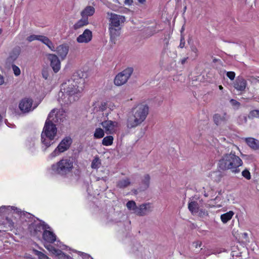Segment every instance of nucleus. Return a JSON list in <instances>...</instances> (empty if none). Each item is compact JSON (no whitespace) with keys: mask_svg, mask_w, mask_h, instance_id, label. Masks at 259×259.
<instances>
[{"mask_svg":"<svg viewBox=\"0 0 259 259\" xmlns=\"http://www.w3.org/2000/svg\"><path fill=\"white\" fill-rule=\"evenodd\" d=\"M57 132L56 125L46 120L41 133V142L46 148L50 147L54 143L53 140L56 136Z\"/></svg>","mask_w":259,"mask_h":259,"instance_id":"6","label":"nucleus"},{"mask_svg":"<svg viewBox=\"0 0 259 259\" xmlns=\"http://www.w3.org/2000/svg\"><path fill=\"white\" fill-rule=\"evenodd\" d=\"M242 165V159L232 151L224 154L219 159L218 164L220 169L224 171L230 170L235 174L240 172L239 167Z\"/></svg>","mask_w":259,"mask_h":259,"instance_id":"2","label":"nucleus"},{"mask_svg":"<svg viewBox=\"0 0 259 259\" xmlns=\"http://www.w3.org/2000/svg\"><path fill=\"white\" fill-rule=\"evenodd\" d=\"M77 82L70 78L62 84L61 91L58 95V101L62 105L72 103L81 97L83 85Z\"/></svg>","mask_w":259,"mask_h":259,"instance_id":"1","label":"nucleus"},{"mask_svg":"<svg viewBox=\"0 0 259 259\" xmlns=\"http://www.w3.org/2000/svg\"><path fill=\"white\" fill-rule=\"evenodd\" d=\"M150 176L148 174L145 175L142 179L141 185L143 190L148 189L150 185Z\"/></svg>","mask_w":259,"mask_h":259,"instance_id":"26","label":"nucleus"},{"mask_svg":"<svg viewBox=\"0 0 259 259\" xmlns=\"http://www.w3.org/2000/svg\"><path fill=\"white\" fill-rule=\"evenodd\" d=\"M21 52V49L19 47L14 48L10 52L9 57L8 58V61L9 63H13L16 60L19 56Z\"/></svg>","mask_w":259,"mask_h":259,"instance_id":"20","label":"nucleus"},{"mask_svg":"<svg viewBox=\"0 0 259 259\" xmlns=\"http://www.w3.org/2000/svg\"><path fill=\"white\" fill-rule=\"evenodd\" d=\"M101 125L107 134L112 135L117 131L119 124L116 121L105 120L101 123Z\"/></svg>","mask_w":259,"mask_h":259,"instance_id":"12","label":"nucleus"},{"mask_svg":"<svg viewBox=\"0 0 259 259\" xmlns=\"http://www.w3.org/2000/svg\"><path fill=\"white\" fill-rule=\"evenodd\" d=\"M40 35L32 34L27 37V40L31 42L35 40H39Z\"/></svg>","mask_w":259,"mask_h":259,"instance_id":"44","label":"nucleus"},{"mask_svg":"<svg viewBox=\"0 0 259 259\" xmlns=\"http://www.w3.org/2000/svg\"><path fill=\"white\" fill-rule=\"evenodd\" d=\"M52 74H53V71H52L50 68L49 67H47V66H45L42 71V77L45 79H47L48 78L50 75Z\"/></svg>","mask_w":259,"mask_h":259,"instance_id":"33","label":"nucleus"},{"mask_svg":"<svg viewBox=\"0 0 259 259\" xmlns=\"http://www.w3.org/2000/svg\"><path fill=\"white\" fill-rule=\"evenodd\" d=\"M230 146L232 147V149H233V148L238 149V147L232 144H231Z\"/></svg>","mask_w":259,"mask_h":259,"instance_id":"59","label":"nucleus"},{"mask_svg":"<svg viewBox=\"0 0 259 259\" xmlns=\"http://www.w3.org/2000/svg\"><path fill=\"white\" fill-rule=\"evenodd\" d=\"M49 40H50V39L46 36L40 35V36H39V41H41L45 45H46L47 43L48 42Z\"/></svg>","mask_w":259,"mask_h":259,"instance_id":"45","label":"nucleus"},{"mask_svg":"<svg viewBox=\"0 0 259 259\" xmlns=\"http://www.w3.org/2000/svg\"><path fill=\"white\" fill-rule=\"evenodd\" d=\"M245 141L247 145L254 150L259 149V140L253 138H245Z\"/></svg>","mask_w":259,"mask_h":259,"instance_id":"23","label":"nucleus"},{"mask_svg":"<svg viewBox=\"0 0 259 259\" xmlns=\"http://www.w3.org/2000/svg\"><path fill=\"white\" fill-rule=\"evenodd\" d=\"M185 42L184 38L183 37H181L179 47L181 48H183L185 46Z\"/></svg>","mask_w":259,"mask_h":259,"instance_id":"51","label":"nucleus"},{"mask_svg":"<svg viewBox=\"0 0 259 259\" xmlns=\"http://www.w3.org/2000/svg\"><path fill=\"white\" fill-rule=\"evenodd\" d=\"M51 51H55L56 49L55 47L52 42V41L50 39L48 42L47 43L46 45Z\"/></svg>","mask_w":259,"mask_h":259,"instance_id":"48","label":"nucleus"},{"mask_svg":"<svg viewBox=\"0 0 259 259\" xmlns=\"http://www.w3.org/2000/svg\"><path fill=\"white\" fill-rule=\"evenodd\" d=\"M259 115V110H253L251 111L248 115L249 118H258Z\"/></svg>","mask_w":259,"mask_h":259,"instance_id":"37","label":"nucleus"},{"mask_svg":"<svg viewBox=\"0 0 259 259\" xmlns=\"http://www.w3.org/2000/svg\"><path fill=\"white\" fill-rule=\"evenodd\" d=\"M200 207V204L197 200H196L194 198H190L188 208L193 215H196L197 214V212L198 211V209Z\"/></svg>","mask_w":259,"mask_h":259,"instance_id":"17","label":"nucleus"},{"mask_svg":"<svg viewBox=\"0 0 259 259\" xmlns=\"http://www.w3.org/2000/svg\"><path fill=\"white\" fill-rule=\"evenodd\" d=\"M45 247L46 248H47L49 251L51 252L52 253L55 254L56 253V252L58 250L57 249H56L54 246H53L51 244H47L45 245Z\"/></svg>","mask_w":259,"mask_h":259,"instance_id":"39","label":"nucleus"},{"mask_svg":"<svg viewBox=\"0 0 259 259\" xmlns=\"http://www.w3.org/2000/svg\"><path fill=\"white\" fill-rule=\"evenodd\" d=\"M66 114L62 109H54L48 115L47 121L55 123H61L66 120Z\"/></svg>","mask_w":259,"mask_h":259,"instance_id":"7","label":"nucleus"},{"mask_svg":"<svg viewBox=\"0 0 259 259\" xmlns=\"http://www.w3.org/2000/svg\"><path fill=\"white\" fill-rule=\"evenodd\" d=\"M230 102L231 105L236 109L239 108L240 106V103L235 100L231 99L230 100Z\"/></svg>","mask_w":259,"mask_h":259,"instance_id":"42","label":"nucleus"},{"mask_svg":"<svg viewBox=\"0 0 259 259\" xmlns=\"http://www.w3.org/2000/svg\"><path fill=\"white\" fill-rule=\"evenodd\" d=\"M35 254L37 255L39 259H49V257L42 252L35 250Z\"/></svg>","mask_w":259,"mask_h":259,"instance_id":"41","label":"nucleus"},{"mask_svg":"<svg viewBox=\"0 0 259 259\" xmlns=\"http://www.w3.org/2000/svg\"><path fill=\"white\" fill-rule=\"evenodd\" d=\"M191 52L194 53V56L197 57L198 55V50L197 47L194 45H192L190 47Z\"/></svg>","mask_w":259,"mask_h":259,"instance_id":"47","label":"nucleus"},{"mask_svg":"<svg viewBox=\"0 0 259 259\" xmlns=\"http://www.w3.org/2000/svg\"><path fill=\"white\" fill-rule=\"evenodd\" d=\"M113 137L112 136H107L103 139L102 144L106 146H110L113 144Z\"/></svg>","mask_w":259,"mask_h":259,"instance_id":"31","label":"nucleus"},{"mask_svg":"<svg viewBox=\"0 0 259 259\" xmlns=\"http://www.w3.org/2000/svg\"><path fill=\"white\" fill-rule=\"evenodd\" d=\"M51 69L53 73H57L60 70V66H47Z\"/></svg>","mask_w":259,"mask_h":259,"instance_id":"46","label":"nucleus"},{"mask_svg":"<svg viewBox=\"0 0 259 259\" xmlns=\"http://www.w3.org/2000/svg\"><path fill=\"white\" fill-rule=\"evenodd\" d=\"M9 212L11 213L13 217L16 219L17 217H19L20 219H24L25 217H28L30 216L29 213L26 212L22 211L21 210L14 207L8 206L6 207L5 206H2L0 207V214L5 215L6 214H9Z\"/></svg>","mask_w":259,"mask_h":259,"instance_id":"9","label":"nucleus"},{"mask_svg":"<svg viewBox=\"0 0 259 259\" xmlns=\"http://www.w3.org/2000/svg\"><path fill=\"white\" fill-rule=\"evenodd\" d=\"M59 259H69V256L65 254L61 250L58 249L55 254Z\"/></svg>","mask_w":259,"mask_h":259,"instance_id":"36","label":"nucleus"},{"mask_svg":"<svg viewBox=\"0 0 259 259\" xmlns=\"http://www.w3.org/2000/svg\"><path fill=\"white\" fill-rule=\"evenodd\" d=\"M126 207L129 210H133L134 212L136 213V211L137 208H138V206H137L135 201L133 200L128 201L126 203Z\"/></svg>","mask_w":259,"mask_h":259,"instance_id":"35","label":"nucleus"},{"mask_svg":"<svg viewBox=\"0 0 259 259\" xmlns=\"http://www.w3.org/2000/svg\"><path fill=\"white\" fill-rule=\"evenodd\" d=\"M131 184V181L129 179L126 178L119 181L117 183V186L121 189L125 188Z\"/></svg>","mask_w":259,"mask_h":259,"instance_id":"29","label":"nucleus"},{"mask_svg":"<svg viewBox=\"0 0 259 259\" xmlns=\"http://www.w3.org/2000/svg\"><path fill=\"white\" fill-rule=\"evenodd\" d=\"M186 8H186V7H184V11H186Z\"/></svg>","mask_w":259,"mask_h":259,"instance_id":"63","label":"nucleus"},{"mask_svg":"<svg viewBox=\"0 0 259 259\" xmlns=\"http://www.w3.org/2000/svg\"><path fill=\"white\" fill-rule=\"evenodd\" d=\"M107 15L110 40L115 44L117 38L121 34L122 27L126 20L125 17L124 16L112 12L107 13Z\"/></svg>","mask_w":259,"mask_h":259,"instance_id":"3","label":"nucleus"},{"mask_svg":"<svg viewBox=\"0 0 259 259\" xmlns=\"http://www.w3.org/2000/svg\"><path fill=\"white\" fill-rule=\"evenodd\" d=\"M186 60H187V58H184V59H182L181 61L182 64H185L186 63Z\"/></svg>","mask_w":259,"mask_h":259,"instance_id":"60","label":"nucleus"},{"mask_svg":"<svg viewBox=\"0 0 259 259\" xmlns=\"http://www.w3.org/2000/svg\"><path fill=\"white\" fill-rule=\"evenodd\" d=\"M101 164V161L98 157H95L92 162L91 167L93 169L98 168Z\"/></svg>","mask_w":259,"mask_h":259,"instance_id":"34","label":"nucleus"},{"mask_svg":"<svg viewBox=\"0 0 259 259\" xmlns=\"http://www.w3.org/2000/svg\"><path fill=\"white\" fill-rule=\"evenodd\" d=\"M211 176H212V177H213V176L218 177V180L214 179L215 181H219L220 180L221 178V174H220V173L219 172H213Z\"/></svg>","mask_w":259,"mask_h":259,"instance_id":"52","label":"nucleus"},{"mask_svg":"<svg viewBox=\"0 0 259 259\" xmlns=\"http://www.w3.org/2000/svg\"><path fill=\"white\" fill-rule=\"evenodd\" d=\"M220 62H221L220 59H218L216 58L213 59V63H220Z\"/></svg>","mask_w":259,"mask_h":259,"instance_id":"57","label":"nucleus"},{"mask_svg":"<svg viewBox=\"0 0 259 259\" xmlns=\"http://www.w3.org/2000/svg\"><path fill=\"white\" fill-rule=\"evenodd\" d=\"M81 255H82V257L84 259H92L90 256H89L88 254H85L84 253H81Z\"/></svg>","mask_w":259,"mask_h":259,"instance_id":"54","label":"nucleus"},{"mask_svg":"<svg viewBox=\"0 0 259 259\" xmlns=\"http://www.w3.org/2000/svg\"><path fill=\"white\" fill-rule=\"evenodd\" d=\"M139 3H141V4H144L146 0H138Z\"/></svg>","mask_w":259,"mask_h":259,"instance_id":"61","label":"nucleus"},{"mask_svg":"<svg viewBox=\"0 0 259 259\" xmlns=\"http://www.w3.org/2000/svg\"><path fill=\"white\" fill-rule=\"evenodd\" d=\"M242 176L248 180L251 179L250 173L247 169H245L242 171Z\"/></svg>","mask_w":259,"mask_h":259,"instance_id":"40","label":"nucleus"},{"mask_svg":"<svg viewBox=\"0 0 259 259\" xmlns=\"http://www.w3.org/2000/svg\"><path fill=\"white\" fill-rule=\"evenodd\" d=\"M14 73L16 76H18L20 74V69L17 66H12Z\"/></svg>","mask_w":259,"mask_h":259,"instance_id":"49","label":"nucleus"},{"mask_svg":"<svg viewBox=\"0 0 259 259\" xmlns=\"http://www.w3.org/2000/svg\"><path fill=\"white\" fill-rule=\"evenodd\" d=\"M50 227L46 224L44 222H42L37 219L34 220L28 227L29 231L32 236L38 237L40 236L42 230L49 229Z\"/></svg>","mask_w":259,"mask_h":259,"instance_id":"8","label":"nucleus"},{"mask_svg":"<svg viewBox=\"0 0 259 259\" xmlns=\"http://www.w3.org/2000/svg\"><path fill=\"white\" fill-rule=\"evenodd\" d=\"M219 88L220 90H222L223 89V87L222 85H219Z\"/></svg>","mask_w":259,"mask_h":259,"instance_id":"62","label":"nucleus"},{"mask_svg":"<svg viewBox=\"0 0 259 259\" xmlns=\"http://www.w3.org/2000/svg\"><path fill=\"white\" fill-rule=\"evenodd\" d=\"M73 168V161L69 158H63L58 162L52 165V173L65 177L72 172Z\"/></svg>","mask_w":259,"mask_h":259,"instance_id":"5","label":"nucleus"},{"mask_svg":"<svg viewBox=\"0 0 259 259\" xmlns=\"http://www.w3.org/2000/svg\"><path fill=\"white\" fill-rule=\"evenodd\" d=\"M149 113V107L144 104L137 105L133 109L132 115L127 121L128 128H134L141 124L146 118Z\"/></svg>","mask_w":259,"mask_h":259,"instance_id":"4","label":"nucleus"},{"mask_svg":"<svg viewBox=\"0 0 259 259\" xmlns=\"http://www.w3.org/2000/svg\"><path fill=\"white\" fill-rule=\"evenodd\" d=\"M247 122V117L244 115H240L239 116L238 119V122L240 124H243L244 123H246Z\"/></svg>","mask_w":259,"mask_h":259,"instance_id":"43","label":"nucleus"},{"mask_svg":"<svg viewBox=\"0 0 259 259\" xmlns=\"http://www.w3.org/2000/svg\"><path fill=\"white\" fill-rule=\"evenodd\" d=\"M59 247L62 249H65L67 248V246L65 245H60Z\"/></svg>","mask_w":259,"mask_h":259,"instance_id":"58","label":"nucleus"},{"mask_svg":"<svg viewBox=\"0 0 259 259\" xmlns=\"http://www.w3.org/2000/svg\"><path fill=\"white\" fill-rule=\"evenodd\" d=\"M48 59L51 62L50 65H60V61L56 55L49 54Z\"/></svg>","mask_w":259,"mask_h":259,"instance_id":"30","label":"nucleus"},{"mask_svg":"<svg viewBox=\"0 0 259 259\" xmlns=\"http://www.w3.org/2000/svg\"><path fill=\"white\" fill-rule=\"evenodd\" d=\"M105 131L103 129L98 127L96 128L94 134V137L96 139H101L104 137L105 135Z\"/></svg>","mask_w":259,"mask_h":259,"instance_id":"32","label":"nucleus"},{"mask_svg":"<svg viewBox=\"0 0 259 259\" xmlns=\"http://www.w3.org/2000/svg\"><path fill=\"white\" fill-rule=\"evenodd\" d=\"M227 76L231 80H233L235 77V73L233 71H228L227 72Z\"/></svg>","mask_w":259,"mask_h":259,"instance_id":"50","label":"nucleus"},{"mask_svg":"<svg viewBox=\"0 0 259 259\" xmlns=\"http://www.w3.org/2000/svg\"><path fill=\"white\" fill-rule=\"evenodd\" d=\"M153 210V205L152 203L148 202L140 204L138 206L136 214L139 216H144L151 212Z\"/></svg>","mask_w":259,"mask_h":259,"instance_id":"14","label":"nucleus"},{"mask_svg":"<svg viewBox=\"0 0 259 259\" xmlns=\"http://www.w3.org/2000/svg\"><path fill=\"white\" fill-rule=\"evenodd\" d=\"M247 82L241 76H238L234 82V88L238 91H244L246 87Z\"/></svg>","mask_w":259,"mask_h":259,"instance_id":"18","label":"nucleus"},{"mask_svg":"<svg viewBox=\"0 0 259 259\" xmlns=\"http://www.w3.org/2000/svg\"><path fill=\"white\" fill-rule=\"evenodd\" d=\"M32 103L33 100L31 99L25 98L20 101L19 108L22 113H28L35 108V107H32Z\"/></svg>","mask_w":259,"mask_h":259,"instance_id":"13","label":"nucleus"},{"mask_svg":"<svg viewBox=\"0 0 259 259\" xmlns=\"http://www.w3.org/2000/svg\"><path fill=\"white\" fill-rule=\"evenodd\" d=\"M233 215L234 212L232 211L224 213L221 215V221L223 223H226L232 219Z\"/></svg>","mask_w":259,"mask_h":259,"instance_id":"28","label":"nucleus"},{"mask_svg":"<svg viewBox=\"0 0 259 259\" xmlns=\"http://www.w3.org/2000/svg\"><path fill=\"white\" fill-rule=\"evenodd\" d=\"M4 226V228L12 230L15 228V223L10 218L7 217L3 221H0V226Z\"/></svg>","mask_w":259,"mask_h":259,"instance_id":"25","label":"nucleus"},{"mask_svg":"<svg viewBox=\"0 0 259 259\" xmlns=\"http://www.w3.org/2000/svg\"><path fill=\"white\" fill-rule=\"evenodd\" d=\"M95 12V8L91 6H87L80 13L82 18H88L93 16Z\"/></svg>","mask_w":259,"mask_h":259,"instance_id":"22","label":"nucleus"},{"mask_svg":"<svg viewBox=\"0 0 259 259\" xmlns=\"http://www.w3.org/2000/svg\"><path fill=\"white\" fill-rule=\"evenodd\" d=\"M251 81L254 82L255 83H256V82L259 83V77H258L257 78H255V77L252 78Z\"/></svg>","mask_w":259,"mask_h":259,"instance_id":"55","label":"nucleus"},{"mask_svg":"<svg viewBox=\"0 0 259 259\" xmlns=\"http://www.w3.org/2000/svg\"><path fill=\"white\" fill-rule=\"evenodd\" d=\"M42 238L45 241L50 243H52L56 240L55 234L53 232L47 230V229L44 230Z\"/></svg>","mask_w":259,"mask_h":259,"instance_id":"19","label":"nucleus"},{"mask_svg":"<svg viewBox=\"0 0 259 259\" xmlns=\"http://www.w3.org/2000/svg\"><path fill=\"white\" fill-rule=\"evenodd\" d=\"M92 38V31L86 29L82 34L79 35L76 38V40L79 43H88Z\"/></svg>","mask_w":259,"mask_h":259,"instance_id":"16","label":"nucleus"},{"mask_svg":"<svg viewBox=\"0 0 259 259\" xmlns=\"http://www.w3.org/2000/svg\"><path fill=\"white\" fill-rule=\"evenodd\" d=\"M89 24V21L88 18H82V19L78 20L74 25V28L75 29H78L84 26H85Z\"/></svg>","mask_w":259,"mask_h":259,"instance_id":"27","label":"nucleus"},{"mask_svg":"<svg viewBox=\"0 0 259 259\" xmlns=\"http://www.w3.org/2000/svg\"><path fill=\"white\" fill-rule=\"evenodd\" d=\"M4 83V79L3 77L0 75V85H2Z\"/></svg>","mask_w":259,"mask_h":259,"instance_id":"56","label":"nucleus"},{"mask_svg":"<svg viewBox=\"0 0 259 259\" xmlns=\"http://www.w3.org/2000/svg\"><path fill=\"white\" fill-rule=\"evenodd\" d=\"M124 4L127 6H131L133 3V0H124Z\"/></svg>","mask_w":259,"mask_h":259,"instance_id":"53","label":"nucleus"},{"mask_svg":"<svg viewBox=\"0 0 259 259\" xmlns=\"http://www.w3.org/2000/svg\"><path fill=\"white\" fill-rule=\"evenodd\" d=\"M72 143V139L69 137L64 138L57 147L51 153L50 157L53 158L58 156L60 153L66 151L69 149Z\"/></svg>","mask_w":259,"mask_h":259,"instance_id":"11","label":"nucleus"},{"mask_svg":"<svg viewBox=\"0 0 259 259\" xmlns=\"http://www.w3.org/2000/svg\"><path fill=\"white\" fill-rule=\"evenodd\" d=\"M134 71L132 67H128L122 71L118 73L114 79V84L116 86H121L126 83Z\"/></svg>","mask_w":259,"mask_h":259,"instance_id":"10","label":"nucleus"},{"mask_svg":"<svg viewBox=\"0 0 259 259\" xmlns=\"http://www.w3.org/2000/svg\"><path fill=\"white\" fill-rule=\"evenodd\" d=\"M56 51L58 55L64 59L68 53L69 48L66 45H61L56 48Z\"/></svg>","mask_w":259,"mask_h":259,"instance_id":"21","label":"nucleus"},{"mask_svg":"<svg viewBox=\"0 0 259 259\" xmlns=\"http://www.w3.org/2000/svg\"><path fill=\"white\" fill-rule=\"evenodd\" d=\"M196 215H198L200 217H204L208 215V212L205 209L200 207L198 209V212H197V214Z\"/></svg>","mask_w":259,"mask_h":259,"instance_id":"38","label":"nucleus"},{"mask_svg":"<svg viewBox=\"0 0 259 259\" xmlns=\"http://www.w3.org/2000/svg\"><path fill=\"white\" fill-rule=\"evenodd\" d=\"M213 118L214 123L218 125L225 123L227 120L226 114L223 115L215 114L214 115Z\"/></svg>","mask_w":259,"mask_h":259,"instance_id":"24","label":"nucleus"},{"mask_svg":"<svg viewBox=\"0 0 259 259\" xmlns=\"http://www.w3.org/2000/svg\"><path fill=\"white\" fill-rule=\"evenodd\" d=\"M2 29H1V28H0V34H1V33H2Z\"/></svg>","mask_w":259,"mask_h":259,"instance_id":"64","label":"nucleus"},{"mask_svg":"<svg viewBox=\"0 0 259 259\" xmlns=\"http://www.w3.org/2000/svg\"><path fill=\"white\" fill-rule=\"evenodd\" d=\"M87 76L88 73L87 72L84 70H79L75 72L71 78L74 80L75 81H77L78 84L83 85L85 82L84 78H87Z\"/></svg>","mask_w":259,"mask_h":259,"instance_id":"15","label":"nucleus"}]
</instances>
